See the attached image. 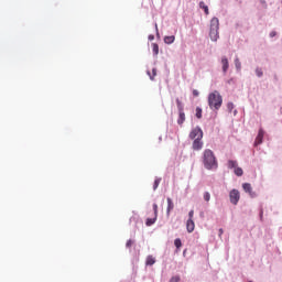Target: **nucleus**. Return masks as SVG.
<instances>
[{"label": "nucleus", "mask_w": 282, "mask_h": 282, "mask_svg": "<svg viewBox=\"0 0 282 282\" xmlns=\"http://www.w3.org/2000/svg\"><path fill=\"white\" fill-rule=\"evenodd\" d=\"M221 65H223V72L226 74L228 72V67H230V64L228 63V59L226 57L221 58Z\"/></svg>", "instance_id": "9d476101"}, {"label": "nucleus", "mask_w": 282, "mask_h": 282, "mask_svg": "<svg viewBox=\"0 0 282 282\" xmlns=\"http://www.w3.org/2000/svg\"><path fill=\"white\" fill-rule=\"evenodd\" d=\"M193 96H195V97L199 96V90L194 89V90H193Z\"/></svg>", "instance_id": "72a5a7b5"}, {"label": "nucleus", "mask_w": 282, "mask_h": 282, "mask_svg": "<svg viewBox=\"0 0 282 282\" xmlns=\"http://www.w3.org/2000/svg\"><path fill=\"white\" fill-rule=\"evenodd\" d=\"M224 235V229H219V237Z\"/></svg>", "instance_id": "e433bc0d"}, {"label": "nucleus", "mask_w": 282, "mask_h": 282, "mask_svg": "<svg viewBox=\"0 0 282 282\" xmlns=\"http://www.w3.org/2000/svg\"><path fill=\"white\" fill-rule=\"evenodd\" d=\"M166 202H167L166 216L171 217V210L175 208V205L173 204V199H171V197H167Z\"/></svg>", "instance_id": "0eeeda50"}, {"label": "nucleus", "mask_w": 282, "mask_h": 282, "mask_svg": "<svg viewBox=\"0 0 282 282\" xmlns=\"http://www.w3.org/2000/svg\"><path fill=\"white\" fill-rule=\"evenodd\" d=\"M194 215H195V210H191L189 213H188V219H192L193 220V217H194Z\"/></svg>", "instance_id": "2f4dec72"}, {"label": "nucleus", "mask_w": 282, "mask_h": 282, "mask_svg": "<svg viewBox=\"0 0 282 282\" xmlns=\"http://www.w3.org/2000/svg\"><path fill=\"white\" fill-rule=\"evenodd\" d=\"M176 107L178 111H184V104L182 102V100H180V98H176Z\"/></svg>", "instance_id": "a211bd4d"}, {"label": "nucleus", "mask_w": 282, "mask_h": 282, "mask_svg": "<svg viewBox=\"0 0 282 282\" xmlns=\"http://www.w3.org/2000/svg\"><path fill=\"white\" fill-rule=\"evenodd\" d=\"M229 198H230V202L234 204V206H237V204H239V199H241V195L237 189H232L229 193Z\"/></svg>", "instance_id": "39448f33"}, {"label": "nucleus", "mask_w": 282, "mask_h": 282, "mask_svg": "<svg viewBox=\"0 0 282 282\" xmlns=\"http://www.w3.org/2000/svg\"><path fill=\"white\" fill-rule=\"evenodd\" d=\"M155 28H156V30H158V24H155Z\"/></svg>", "instance_id": "4c0bfd02"}, {"label": "nucleus", "mask_w": 282, "mask_h": 282, "mask_svg": "<svg viewBox=\"0 0 282 282\" xmlns=\"http://www.w3.org/2000/svg\"><path fill=\"white\" fill-rule=\"evenodd\" d=\"M203 164L207 171H213L219 166L217 163V158H215V153H213L212 150H205Z\"/></svg>", "instance_id": "f257e3e1"}, {"label": "nucleus", "mask_w": 282, "mask_h": 282, "mask_svg": "<svg viewBox=\"0 0 282 282\" xmlns=\"http://www.w3.org/2000/svg\"><path fill=\"white\" fill-rule=\"evenodd\" d=\"M260 3L263 8H268V2H265V0H260Z\"/></svg>", "instance_id": "473e14b6"}, {"label": "nucleus", "mask_w": 282, "mask_h": 282, "mask_svg": "<svg viewBox=\"0 0 282 282\" xmlns=\"http://www.w3.org/2000/svg\"><path fill=\"white\" fill-rule=\"evenodd\" d=\"M148 75L150 76L151 80H153V78H155V76H158V69L153 68L152 75H151V72H148Z\"/></svg>", "instance_id": "4be33fe9"}, {"label": "nucleus", "mask_w": 282, "mask_h": 282, "mask_svg": "<svg viewBox=\"0 0 282 282\" xmlns=\"http://www.w3.org/2000/svg\"><path fill=\"white\" fill-rule=\"evenodd\" d=\"M154 216L158 217V204H153Z\"/></svg>", "instance_id": "c756f323"}, {"label": "nucleus", "mask_w": 282, "mask_h": 282, "mask_svg": "<svg viewBox=\"0 0 282 282\" xmlns=\"http://www.w3.org/2000/svg\"><path fill=\"white\" fill-rule=\"evenodd\" d=\"M270 36H271V39H274V36H276V31H272V32L270 33Z\"/></svg>", "instance_id": "f704fd0d"}, {"label": "nucleus", "mask_w": 282, "mask_h": 282, "mask_svg": "<svg viewBox=\"0 0 282 282\" xmlns=\"http://www.w3.org/2000/svg\"><path fill=\"white\" fill-rule=\"evenodd\" d=\"M234 173H235V175H237V177H241V175H243V169L237 166V167L234 170Z\"/></svg>", "instance_id": "f3484780"}, {"label": "nucleus", "mask_w": 282, "mask_h": 282, "mask_svg": "<svg viewBox=\"0 0 282 282\" xmlns=\"http://www.w3.org/2000/svg\"><path fill=\"white\" fill-rule=\"evenodd\" d=\"M164 43L167 45H171L172 43H175V35H170L164 37Z\"/></svg>", "instance_id": "9b49d317"}, {"label": "nucleus", "mask_w": 282, "mask_h": 282, "mask_svg": "<svg viewBox=\"0 0 282 282\" xmlns=\"http://www.w3.org/2000/svg\"><path fill=\"white\" fill-rule=\"evenodd\" d=\"M186 230L187 232H193L195 230V221L193 219H187Z\"/></svg>", "instance_id": "1a4fd4ad"}, {"label": "nucleus", "mask_w": 282, "mask_h": 282, "mask_svg": "<svg viewBox=\"0 0 282 282\" xmlns=\"http://www.w3.org/2000/svg\"><path fill=\"white\" fill-rule=\"evenodd\" d=\"M170 282H182V278H180V275H174L170 279Z\"/></svg>", "instance_id": "393cba45"}, {"label": "nucleus", "mask_w": 282, "mask_h": 282, "mask_svg": "<svg viewBox=\"0 0 282 282\" xmlns=\"http://www.w3.org/2000/svg\"><path fill=\"white\" fill-rule=\"evenodd\" d=\"M227 109H229V111H232V109H235V104L234 102L227 104Z\"/></svg>", "instance_id": "c85d7f7f"}, {"label": "nucleus", "mask_w": 282, "mask_h": 282, "mask_svg": "<svg viewBox=\"0 0 282 282\" xmlns=\"http://www.w3.org/2000/svg\"><path fill=\"white\" fill-rule=\"evenodd\" d=\"M235 65H236V69L241 70V62L239 61V57L235 58Z\"/></svg>", "instance_id": "412c9836"}, {"label": "nucleus", "mask_w": 282, "mask_h": 282, "mask_svg": "<svg viewBox=\"0 0 282 282\" xmlns=\"http://www.w3.org/2000/svg\"><path fill=\"white\" fill-rule=\"evenodd\" d=\"M184 122H186V113H184V110H178L177 124L183 126Z\"/></svg>", "instance_id": "6e6552de"}, {"label": "nucleus", "mask_w": 282, "mask_h": 282, "mask_svg": "<svg viewBox=\"0 0 282 282\" xmlns=\"http://www.w3.org/2000/svg\"><path fill=\"white\" fill-rule=\"evenodd\" d=\"M202 113H203L202 108L197 107L196 108V118H198V120H202Z\"/></svg>", "instance_id": "b1692460"}, {"label": "nucleus", "mask_w": 282, "mask_h": 282, "mask_svg": "<svg viewBox=\"0 0 282 282\" xmlns=\"http://www.w3.org/2000/svg\"><path fill=\"white\" fill-rule=\"evenodd\" d=\"M158 220V217L154 216V218H148L145 221V226H153L155 221Z\"/></svg>", "instance_id": "6ab92c4d"}, {"label": "nucleus", "mask_w": 282, "mask_h": 282, "mask_svg": "<svg viewBox=\"0 0 282 282\" xmlns=\"http://www.w3.org/2000/svg\"><path fill=\"white\" fill-rule=\"evenodd\" d=\"M242 188L245 193H248L250 197H257V193L252 191V185L250 183H243Z\"/></svg>", "instance_id": "423d86ee"}, {"label": "nucleus", "mask_w": 282, "mask_h": 282, "mask_svg": "<svg viewBox=\"0 0 282 282\" xmlns=\"http://www.w3.org/2000/svg\"><path fill=\"white\" fill-rule=\"evenodd\" d=\"M204 199H205V202H210V193L205 192L204 193Z\"/></svg>", "instance_id": "cd10ccee"}, {"label": "nucleus", "mask_w": 282, "mask_h": 282, "mask_svg": "<svg viewBox=\"0 0 282 282\" xmlns=\"http://www.w3.org/2000/svg\"><path fill=\"white\" fill-rule=\"evenodd\" d=\"M224 104V98L219 94V91L215 90L208 95V106L209 109H214L215 111H219L221 109V105Z\"/></svg>", "instance_id": "f03ea898"}, {"label": "nucleus", "mask_w": 282, "mask_h": 282, "mask_svg": "<svg viewBox=\"0 0 282 282\" xmlns=\"http://www.w3.org/2000/svg\"><path fill=\"white\" fill-rule=\"evenodd\" d=\"M174 245H175V247H176L177 249H180V247L182 246V240H181L180 238H176V239L174 240Z\"/></svg>", "instance_id": "a878e982"}, {"label": "nucleus", "mask_w": 282, "mask_h": 282, "mask_svg": "<svg viewBox=\"0 0 282 282\" xmlns=\"http://www.w3.org/2000/svg\"><path fill=\"white\" fill-rule=\"evenodd\" d=\"M209 36L212 41H218L219 39V19L213 18L210 20Z\"/></svg>", "instance_id": "7ed1b4c3"}, {"label": "nucleus", "mask_w": 282, "mask_h": 282, "mask_svg": "<svg viewBox=\"0 0 282 282\" xmlns=\"http://www.w3.org/2000/svg\"><path fill=\"white\" fill-rule=\"evenodd\" d=\"M131 246H133V240L130 239L127 241L126 247L131 248Z\"/></svg>", "instance_id": "7c9ffc66"}, {"label": "nucleus", "mask_w": 282, "mask_h": 282, "mask_svg": "<svg viewBox=\"0 0 282 282\" xmlns=\"http://www.w3.org/2000/svg\"><path fill=\"white\" fill-rule=\"evenodd\" d=\"M203 147H204V143H202V142H194L193 143V149L195 151H200V149H203Z\"/></svg>", "instance_id": "dca6fc26"}, {"label": "nucleus", "mask_w": 282, "mask_h": 282, "mask_svg": "<svg viewBox=\"0 0 282 282\" xmlns=\"http://www.w3.org/2000/svg\"><path fill=\"white\" fill-rule=\"evenodd\" d=\"M256 74H257L258 78H261V76H263V70L261 68H257Z\"/></svg>", "instance_id": "bb28decb"}, {"label": "nucleus", "mask_w": 282, "mask_h": 282, "mask_svg": "<svg viewBox=\"0 0 282 282\" xmlns=\"http://www.w3.org/2000/svg\"><path fill=\"white\" fill-rule=\"evenodd\" d=\"M199 8H200L202 10H204V12H205L206 15L210 14V12L208 11V6H206V3H204V1H200V2H199Z\"/></svg>", "instance_id": "ddd939ff"}, {"label": "nucleus", "mask_w": 282, "mask_h": 282, "mask_svg": "<svg viewBox=\"0 0 282 282\" xmlns=\"http://www.w3.org/2000/svg\"><path fill=\"white\" fill-rule=\"evenodd\" d=\"M152 52L154 56H158V54H160V46L158 45V43L152 44Z\"/></svg>", "instance_id": "4468645a"}, {"label": "nucleus", "mask_w": 282, "mask_h": 282, "mask_svg": "<svg viewBox=\"0 0 282 282\" xmlns=\"http://www.w3.org/2000/svg\"><path fill=\"white\" fill-rule=\"evenodd\" d=\"M155 263V259L153 256H148L145 265H153Z\"/></svg>", "instance_id": "2eb2a0df"}, {"label": "nucleus", "mask_w": 282, "mask_h": 282, "mask_svg": "<svg viewBox=\"0 0 282 282\" xmlns=\"http://www.w3.org/2000/svg\"><path fill=\"white\" fill-rule=\"evenodd\" d=\"M149 41H154V39H155V35H149Z\"/></svg>", "instance_id": "c9c22d12"}, {"label": "nucleus", "mask_w": 282, "mask_h": 282, "mask_svg": "<svg viewBox=\"0 0 282 282\" xmlns=\"http://www.w3.org/2000/svg\"><path fill=\"white\" fill-rule=\"evenodd\" d=\"M228 169H236L237 167V161L229 160L227 163Z\"/></svg>", "instance_id": "aec40b11"}, {"label": "nucleus", "mask_w": 282, "mask_h": 282, "mask_svg": "<svg viewBox=\"0 0 282 282\" xmlns=\"http://www.w3.org/2000/svg\"><path fill=\"white\" fill-rule=\"evenodd\" d=\"M160 182H162V178H155L153 184V191H158V186H160Z\"/></svg>", "instance_id": "5701e85b"}, {"label": "nucleus", "mask_w": 282, "mask_h": 282, "mask_svg": "<svg viewBox=\"0 0 282 282\" xmlns=\"http://www.w3.org/2000/svg\"><path fill=\"white\" fill-rule=\"evenodd\" d=\"M263 135H265V132L263 130H259L256 142H263Z\"/></svg>", "instance_id": "f8f14e48"}, {"label": "nucleus", "mask_w": 282, "mask_h": 282, "mask_svg": "<svg viewBox=\"0 0 282 282\" xmlns=\"http://www.w3.org/2000/svg\"><path fill=\"white\" fill-rule=\"evenodd\" d=\"M204 138V131H202V128L196 127L194 128L189 133V140H193L194 142H199Z\"/></svg>", "instance_id": "20e7f679"}]
</instances>
